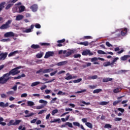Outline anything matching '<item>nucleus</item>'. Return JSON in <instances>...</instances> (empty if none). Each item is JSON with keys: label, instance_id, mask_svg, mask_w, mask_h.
<instances>
[{"label": "nucleus", "instance_id": "f3484780", "mask_svg": "<svg viewBox=\"0 0 130 130\" xmlns=\"http://www.w3.org/2000/svg\"><path fill=\"white\" fill-rule=\"evenodd\" d=\"M9 106V103H5L1 102H0V107H8Z\"/></svg>", "mask_w": 130, "mask_h": 130}, {"label": "nucleus", "instance_id": "4c0bfd02", "mask_svg": "<svg viewBox=\"0 0 130 130\" xmlns=\"http://www.w3.org/2000/svg\"><path fill=\"white\" fill-rule=\"evenodd\" d=\"M72 79H73V76L72 75H70L65 78V80H67L68 81H69V80H72Z\"/></svg>", "mask_w": 130, "mask_h": 130}, {"label": "nucleus", "instance_id": "2f4dec72", "mask_svg": "<svg viewBox=\"0 0 130 130\" xmlns=\"http://www.w3.org/2000/svg\"><path fill=\"white\" fill-rule=\"evenodd\" d=\"M21 122V120H15V122L13 123V125H18Z\"/></svg>", "mask_w": 130, "mask_h": 130}, {"label": "nucleus", "instance_id": "7ed1b4c3", "mask_svg": "<svg viewBox=\"0 0 130 130\" xmlns=\"http://www.w3.org/2000/svg\"><path fill=\"white\" fill-rule=\"evenodd\" d=\"M25 7L23 5L16 6L13 9L14 13H23L25 11Z\"/></svg>", "mask_w": 130, "mask_h": 130}, {"label": "nucleus", "instance_id": "cd10ccee", "mask_svg": "<svg viewBox=\"0 0 130 130\" xmlns=\"http://www.w3.org/2000/svg\"><path fill=\"white\" fill-rule=\"evenodd\" d=\"M42 56H43V52H41V53H38L36 55V57H37V58H41Z\"/></svg>", "mask_w": 130, "mask_h": 130}, {"label": "nucleus", "instance_id": "dca6fc26", "mask_svg": "<svg viewBox=\"0 0 130 130\" xmlns=\"http://www.w3.org/2000/svg\"><path fill=\"white\" fill-rule=\"evenodd\" d=\"M78 44H79L80 45H84V46H88L89 45V42L85 41V42H81L80 43H78Z\"/></svg>", "mask_w": 130, "mask_h": 130}, {"label": "nucleus", "instance_id": "6e6552de", "mask_svg": "<svg viewBox=\"0 0 130 130\" xmlns=\"http://www.w3.org/2000/svg\"><path fill=\"white\" fill-rule=\"evenodd\" d=\"M30 9L31 10L32 12L35 13L38 10V5H37V4H34L30 6Z\"/></svg>", "mask_w": 130, "mask_h": 130}, {"label": "nucleus", "instance_id": "58836bf2", "mask_svg": "<svg viewBox=\"0 0 130 130\" xmlns=\"http://www.w3.org/2000/svg\"><path fill=\"white\" fill-rule=\"evenodd\" d=\"M109 102H101L100 103V105H107V104H108Z\"/></svg>", "mask_w": 130, "mask_h": 130}, {"label": "nucleus", "instance_id": "79ce46f5", "mask_svg": "<svg viewBox=\"0 0 130 130\" xmlns=\"http://www.w3.org/2000/svg\"><path fill=\"white\" fill-rule=\"evenodd\" d=\"M66 125H68L69 127H73V124L70 122H67L66 123Z\"/></svg>", "mask_w": 130, "mask_h": 130}, {"label": "nucleus", "instance_id": "4d7b16f0", "mask_svg": "<svg viewBox=\"0 0 130 130\" xmlns=\"http://www.w3.org/2000/svg\"><path fill=\"white\" fill-rule=\"evenodd\" d=\"M32 115H34V113H30L29 114L26 115L24 117H30L31 116H32Z\"/></svg>", "mask_w": 130, "mask_h": 130}, {"label": "nucleus", "instance_id": "8fccbe9b", "mask_svg": "<svg viewBox=\"0 0 130 130\" xmlns=\"http://www.w3.org/2000/svg\"><path fill=\"white\" fill-rule=\"evenodd\" d=\"M127 72V70H121L119 71L120 74H125V73Z\"/></svg>", "mask_w": 130, "mask_h": 130}, {"label": "nucleus", "instance_id": "864d4df0", "mask_svg": "<svg viewBox=\"0 0 130 130\" xmlns=\"http://www.w3.org/2000/svg\"><path fill=\"white\" fill-rule=\"evenodd\" d=\"M117 110L118 111H120V112H121L122 113H123V112H124V109H122L121 108H119L117 109Z\"/></svg>", "mask_w": 130, "mask_h": 130}, {"label": "nucleus", "instance_id": "423d86ee", "mask_svg": "<svg viewBox=\"0 0 130 130\" xmlns=\"http://www.w3.org/2000/svg\"><path fill=\"white\" fill-rule=\"evenodd\" d=\"M54 55V52L53 51H48L46 53V54L44 56V58H48L50 56H53Z\"/></svg>", "mask_w": 130, "mask_h": 130}, {"label": "nucleus", "instance_id": "0eeeda50", "mask_svg": "<svg viewBox=\"0 0 130 130\" xmlns=\"http://www.w3.org/2000/svg\"><path fill=\"white\" fill-rule=\"evenodd\" d=\"M7 56H8V52L1 53H0V60H5V59L6 58H7Z\"/></svg>", "mask_w": 130, "mask_h": 130}, {"label": "nucleus", "instance_id": "49530a36", "mask_svg": "<svg viewBox=\"0 0 130 130\" xmlns=\"http://www.w3.org/2000/svg\"><path fill=\"white\" fill-rule=\"evenodd\" d=\"M57 112H58V110L57 109L53 110L52 112V115H54V114H55V113H57Z\"/></svg>", "mask_w": 130, "mask_h": 130}, {"label": "nucleus", "instance_id": "9b49d317", "mask_svg": "<svg viewBox=\"0 0 130 130\" xmlns=\"http://www.w3.org/2000/svg\"><path fill=\"white\" fill-rule=\"evenodd\" d=\"M19 53V51H14V52H11L9 54L8 56L9 57H11V56H14L16 55V54Z\"/></svg>", "mask_w": 130, "mask_h": 130}, {"label": "nucleus", "instance_id": "69168bd1", "mask_svg": "<svg viewBox=\"0 0 130 130\" xmlns=\"http://www.w3.org/2000/svg\"><path fill=\"white\" fill-rule=\"evenodd\" d=\"M56 73H57V70L55 71L54 72L51 73L50 76H54V75H55V74H56Z\"/></svg>", "mask_w": 130, "mask_h": 130}, {"label": "nucleus", "instance_id": "5fc2aeb1", "mask_svg": "<svg viewBox=\"0 0 130 130\" xmlns=\"http://www.w3.org/2000/svg\"><path fill=\"white\" fill-rule=\"evenodd\" d=\"M120 120H122V118L117 117L114 119L115 121H120Z\"/></svg>", "mask_w": 130, "mask_h": 130}, {"label": "nucleus", "instance_id": "4468645a", "mask_svg": "<svg viewBox=\"0 0 130 130\" xmlns=\"http://www.w3.org/2000/svg\"><path fill=\"white\" fill-rule=\"evenodd\" d=\"M67 63H68V61H63L57 63V66H58V67H60L61 66H64L65 64H67Z\"/></svg>", "mask_w": 130, "mask_h": 130}, {"label": "nucleus", "instance_id": "1a4fd4ad", "mask_svg": "<svg viewBox=\"0 0 130 130\" xmlns=\"http://www.w3.org/2000/svg\"><path fill=\"white\" fill-rule=\"evenodd\" d=\"M82 55H93L94 54L92 52H91V51L87 50L86 51H83L82 53Z\"/></svg>", "mask_w": 130, "mask_h": 130}, {"label": "nucleus", "instance_id": "b1692460", "mask_svg": "<svg viewBox=\"0 0 130 130\" xmlns=\"http://www.w3.org/2000/svg\"><path fill=\"white\" fill-rule=\"evenodd\" d=\"M104 67H108L109 66H112V64L110 62V61H107V62H105L103 63Z\"/></svg>", "mask_w": 130, "mask_h": 130}, {"label": "nucleus", "instance_id": "f704fd0d", "mask_svg": "<svg viewBox=\"0 0 130 130\" xmlns=\"http://www.w3.org/2000/svg\"><path fill=\"white\" fill-rule=\"evenodd\" d=\"M74 58H81V54H75L73 55Z\"/></svg>", "mask_w": 130, "mask_h": 130}, {"label": "nucleus", "instance_id": "c03bdc74", "mask_svg": "<svg viewBox=\"0 0 130 130\" xmlns=\"http://www.w3.org/2000/svg\"><path fill=\"white\" fill-rule=\"evenodd\" d=\"M57 43H63L64 42H66V39H63L62 40H58L57 41Z\"/></svg>", "mask_w": 130, "mask_h": 130}, {"label": "nucleus", "instance_id": "c85d7f7f", "mask_svg": "<svg viewBox=\"0 0 130 130\" xmlns=\"http://www.w3.org/2000/svg\"><path fill=\"white\" fill-rule=\"evenodd\" d=\"M105 128H112V125L110 124H106L104 126Z\"/></svg>", "mask_w": 130, "mask_h": 130}, {"label": "nucleus", "instance_id": "774afa93", "mask_svg": "<svg viewBox=\"0 0 130 130\" xmlns=\"http://www.w3.org/2000/svg\"><path fill=\"white\" fill-rule=\"evenodd\" d=\"M82 122H84V123H87V118H82Z\"/></svg>", "mask_w": 130, "mask_h": 130}, {"label": "nucleus", "instance_id": "473e14b6", "mask_svg": "<svg viewBox=\"0 0 130 130\" xmlns=\"http://www.w3.org/2000/svg\"><path fill=\"white\" fill-rule=\"evenodd\" d=\"M39 103H43L44 104V105H47L48 102L46 101H44L43 100H40L39 101Z\"/></svg>", "mask_w": 130, "mask_h": 130}, {"label": "nucleus", "instance_id": "2eb2a0df", "mask_svg": "<svg viewBox=\"0 0 130 130\" xmlns=\"http://www.w3.org/2000/svg\"><path fill=\"white\" fill-rule=\"evenodd\" d=\"M25 77H26V75H25V74H22V75H19L17 77H13V79L14 80H18L19 79H21V78H25Z\"/></svg>", "mask_w": 130, "mask_h": 130}, {"label": "nucleus", "instance_id": "72a5a7b5", "mask_svg": "<svg viewBox=\"0 0 130 130\" xmlns=\"http://www.w3.org/2000/svg\"><path fill=\"white\" fill-rule=\"evenodd\" d=\"M120 88H116L115 89L113 90V92L114 93H119L120 92Z\"/></svg>", "mask_w": 130, "mask_h": 130}, {"label": "nucleus", "instance_id": "7c9ffc66", "mask_svg": "<svg viewBox=\"0 0 130 130\" xmlns=\"http://www.w3.org/2000/svg\"><path fill=\"white\" fill-rule=\"evenodd\" d=\"M122 100L114 101V102L113 103V105L114 106H115V105H117V104H118V103L121 102V101H122Z\"/></svg>", "mask_w": 130, "mask_h": 130}, {"label": "nucleus", "instance_id": "603ef678", "mask_svg": "<svg viewBox=\"0 0 130 130\" xmlns=\"http://www.w3.org/2000/svg\"><path fill=\"white\" fill-rule=\"evenodd\" d=\"M44 107V106L41 105V106H37L36 108V109H42Z\"/></svg>", "mask_w": 130, "mask_h": 130}, {"label": "nucleus", "instance_id": "f03ea898", "mask_svg": "<svg viewBox=\"0 0 130 130\" xmlns=\"http://www.w3.org/2000/svg\"><path fill=\"white\" fill-rule=\"evenodd\" d=\"M52 71H53V69L52 68L48 69L41 68L36 72V74H38L39 75H43V74H47L48 73H50V72H52Z\"/></svg>", "mask_w": 130, "mask_h": 130}, {"label": "nucleus", "instance_id": "a18cd8bd", "mask_svg": "<svg viewBox=\"0 0 130 130\" xmlns=\"http://www.w3.org/2000/svg\"><path fill=\"white\" fill-rule=\"evenodd\" d=\"M66 94V92H63L61 91H59L57 93V95H65Z\"/></svg>", "mask_w": 130, "mask_h": 130}, {"label": "nucleus", "instance_id": "09e8293b", "mask_svg": "<svg viewBox=\"0 0 130 130\" xmlns=\"http://www.w3.org/2000/svg\"><path fill=\"white\" fill-rule=\"evenodd\" d=\"M90 89H96L97 88V85H89Z\"/></svg>", "mask_w": 130, "mask_h": 130}, {"label": "nucleus", "instance_id": "0e129e2a", "mask_svg": "<svg viewBox=\"0 0 130 130\" xmlns=\"http://www.w3.org/2000/svg\"><path fill=\"white\" fill-rule=\"evenodd\" d=\"M17 85H15L14 86H13L12 88V89L14 90V91H17Z\"/></svg>", "mask_w": 130, "mask_h": 130}, {"label": "nucleus", "instance_id": "f8f14e48", "mask_svg": "<svg viewBox=\"0 0 130 130\" xmlns=\"http://www.w3.org/2000/svg\"><path fill=\"white\" fill-rule=\"evenodd\" d=\"M130 55H125L120 57L121 60L125 61L127 60L128 58H129Z\"/></svg>", "mask_w": 130, "mask_h": 130}, {"label": "nucleus", "instance_id": "c756f323", "mask_svg": "<svg viewBox=\"0 0 130 130\" xmlns=\"http://www.w3.org/2000/svg\"><path fill=\"white\" fill-rule=\"evenodd\" d=\"M118 59H119V58H118V57L114 58L111 62V64H112V66H113V64H114V63L116 62V61H117V60H118Z\"/></svg>", "mask_w": 130, "mask_h": 130}, {"label": "nucleus", "instance_id": "4be33fe9", "mask_svg": "<svg viewBox=\"0 0 130 130\" xmlns=\"http://www.w3.org/2000/svg\"><path fill=\"white\" fill-rule=\"evenodd\" d=\"M100 92H102V89L99 88V89H97L93 90V94H98V93H100Z\"/></svg>", "mask_w": 130, "mask_h": 130}, {"label": "nucleus", "instance_id": "20e7f679", "mask_svg": "<svg viewBox=\"0 0 130 130\" xmlns=\"http://www.w3.org/2000/svg\"><path fill=\"white\" fill-rule=\"evenodd\" d=\"M11 23H12V20H8L6 22L5 24H4L0 26V29L2 30H6L7 29H9V28L10 27V24Z\"/></svg>", "mask_w": 130, "mask_h": 130}, {"label": "nucleus", "instance_id": "a211bd4d", "mask_svg": "<svg viewBox=\"0 0 130 130\" xmlns=\"http://www.w3.org/2000/svg\"><path fill=\"white\" fill-rule=\"evenodd\" d=\"M31 48H32L33 49H38L39 48H40V46L39 45H35V44H32L30 46Z\"/></svg>", "mask_w": 130, "mask_h": 130}, {"label": "nucleus", "instance_id": "e2e57ef3", "mask_svg": "<svg viewBox=\"0 0 130 130\" xmlns=\"http://www.w3.org/2000/svg\"><path fill=\"white\" fill-rule=\"evenodd\" d=\"M70 55H72V52H68L66 53V56L68 57V56H70Z\"/></svg>", "mask_w": 130, "mask_h": 130}, {"label": "nucleus", "instance_id": "6ab92c4d", "mask_svg": "<svg viewBox=\"0 0 130 130\" xmlns=\"http://www.w3.org/2000/svg\"><path fill=\"white\" fill-rule=\"evenodd\" d=\"M111 81H112V78H104L103 79V83H107V82H110Z\"/></svg>", "mask_w": 130, "mask_h": 130}, {"label": "nucleus", "instance_id": "ddd939ff", "mask_svg": "<svg viewBox=\"0 0 130 130\" xmlns=\"http://www.w3.org/2000/svg\"><path fill=\"white\" fill-rule=\"evenodd\" d=\"M39 84H41V85H43V83L40 82L39 81H36L35 82H33L31 84V87H35V86H37V85H39Z\"/></svg>", "mask_w": 130, "mask_h": 130}, {"label": "nucleus", "instance_id": "412c9836", "mask_svg": "<svg viewBox=\"0 0 130 130\" xmlns=\"http://www.w3.org/2000/svg\"><path fill=\"white\" fill-rule=\"evenodd\" d=\"M5 5H6V2H2L0 4V12H2L4 8H5Z\"/></svg>", "mask_w": 130, "mask_h": 130}, {"label": "nucleus", "instance_id": "e433bc0d", "mask_svg": "<svg viewBox=\"0 0 130 130\" xmlns=\"http://www.w3.org/2000/svg\"><path fill=\"white\" fill-rule=\"evenodd\" d=\"M98 60V58L94 57L91 58V62H94L95 61H97Z\"/></svg>", "mask_w": 130, "mask_h": 130}, {"label": "nucleus", "instance_id": "6e6d98bb", "mask_svg": "<svg viewBox=\"0 0 130 130\" xmlns=\"http://www.w3.org/2000/svg\"><path fill=\"white\" fill-rule=\"evenodd\" d=\"M35 27L37 29H40V28H41V25L40 24L37 23L35 25Z\"/></svg>", "mask_w": 130, "mask_h": 130}, {"label": "nucleus", "instance_id": "37998d69", "mask_svg": "<svg viewBox=\"0 0 130 130\" xmlns=\"http://www.w3.org/2000/svg\"><path fill=\"white\" fill-rule=\"evenodd\" d=\"M55 80V79H51L48 81L45 82V83H43V84H47L48 83H52V82L54 81Z\"/></svg>", "mask_w": 130, "mask_h": 130}, {"label": "nucleus", "instance_id": "5701e85b", "mask_svg": "<svg viewBox=\"0 0 130 130\" xmlns=\"http://www.w3.org/2000/svg\"><path fill=\"white\" fill-rule=\"evenodd\" d=\"M85 125H86V126H87L89 128H93V124L89 122H86L85 123Z\"/></svg>", "mask_w": 130, "mask_h": 130}, {"label": "nucleus", "instance_id": "aec40b11", "mask_svg": "<svg viewBox=\"0 0 130 130\" xmlns=\"http://www.w3.org/2000/svg\"><path fill=\"white\" fill-rule=\"evenodd\" d=\"M126 33H127V28H125L121 31V35H122V36H124Z\"/></svg>", "mask_w": 130, "mask_h": 130}, {"label": "nucleus", "instance_id": "052dcab7", "mask_svg": "<svg viewBox=\"0 0 130 130\" xmlns=\"http://www.w3.org/2000/svg\"><path fill=\"white\" fill-rule=\"evenodd\" d=\"M23 17H16V21H20L23 19Z\"/></svg>", "mask_w": 130, "mask_h": 130}, {"label": "nucleus", "instance_id": "9d476101", "mask_svg": "<svg viewBox=\"0 0 130 130\" xmlns=\"http://www.w3.org/2000/svg\"><path fill=\"white\" fill-rule=\"evenodd\" d=\"M14 36H15V34L13 31L6 32L4 34V37H14Z\"/></svg>", "mask_w": 130, "mask_h": 130}, {"label": "nucleus", "instance_id": "680f3d73", "mask_svg": "<svg viewBox=\"0 0 130 130\" xmlns=\"http://www.w3.org/2000/svg\"><path fill=\"white\" fill-rule=\"evenodd\" d=\"M84 39H92V37L90 36H87L84 37Z\"/></svg>", "mask_w": 130, "mask_h": 130}, {"label": "nucleus", "instance_id": "f257e3e1", "mask_svg": "<svg viewBox=\"0 0 130 130\" xmlns=\"http://www.w3.org/2000/svg\"><path fill=\"white\" fill-rule=\"evenodd\" d=\"M22 69V66H19L16 67L12 70H11L9 73H7L1 77H0V84H6L7 82H8L10 79H12V77H9L11 75L12 76H16V75H18V74H20L21 71H19V69Z\"/></svg>", "mask_w": 130, "mask_h": 130}, {"label": "nucleus", "instance_id": "3c124183", "mask_svg": "<svg viewBox=\"0 0 130 130\" xmlns=\"http://www.w3.org/2000/svg\"><path fill=\"white\" fill-rule=\"evenodd\" d=\"M73 124L75 126H80V123L78 122H74Z\"/></svg>", "mask_w": 130, "mask_h": 130}, {"label": "nucleus", "instance_id": "a19ab883", "mask_svg": "<svg viewBox=\"0 0 130 130\" xmlns=\"http://www.w3.org/2000/svg\"><path fill=\"white\" fill-rule=\"evenodd\" d=\"M98 53H99V54H106V53H105V52H104L101 50H98Z\"/></svg>", "mask_w": 130, "mask_h": 130}, {"label": "nucleus", "instance_id": "bf43d9fd", "mask_svg": "<svg viewBox=\"0 0 130 130\" xmlns=\"http://www.w3.org/2000/svg\"><path fill=\"white\" fill-rule=\"evenodd\" d=\"M47 88V86L46 85H43L41 88V90H45V89H46Z\"/></svg>", "mask_w": 130, "mask_h": 130}, {"label": "nucleus", "instance_id": "393cba45", "mask_svg": "<svg viewBox=\"0 0 130 130\" xmlns=\"http://www.w3.org/2000/svg\"><path fill=\"white\" fill-rule=\"evenodd\" d=\"M60 122V119H59V118L54 119L53 120H51V121H50V122L51 123H53L54 122Z\"/></svg>", "mask_w": 130, "mask_h": 130}, {"label": "nucleus", "instance_id": "a878e982", "mask_svg": "<svg viewBox=\"0 0 130 130\" xmlns=\"http://www.w3.org/2000/svg\"><path fill=\"white\" fill-rule=\"evenodd\" d=\"M41 46H50V43H40Z\"/></svg>", "mask_w": 130, "mask_h": 130}, {"label": "nucleus", "instance_id": "bb28decb", "mask_svg": "<svg viewBox=\"0 0 130 130\" xmlns=\"http://www.w3.org/2000/svg\"><path fill=\"white\" fill-rule=\"evenodd\" d=\"M34 105H35V104H34V102L32 101L27 102V106H34Z\"/></svg>", "mask_w": 130, "mask_h": 130}, {"label": "nucleus", "instance_id": "338daca9", "mask_svg": "<svg viewBox=\"0 0 130 130\" xmlns=\"http://www.w3.org/2000/svg\"><path fill=\"white\" fill-rule=\"evenodd\" d=\"M27 93H23L21 95V98L27 97Z\"/></svg>", "mask_w": 130, "mask_h": 130}, {"label": "nucleus", "instance_id": "ea45409f", "mask_svg": "<svg viewBox=\"0 0 130 130\" xmlns=\"http://www.w3.org/2000/svg\"><path fill=\"white\" fill-rule=\"evenodd\" d=\"M86 91H87V89H83L81 91H78L75 93H76V94H80L81 93H84V92H86Z\"/></svg>", "mask_w": 130, "mask_h": 130}, {"label": "nucleus", "instance_id": "39448f33", "mask_svg": "<svg viewBox=\"0 0 130 130\" xmlns=\"http://www.w3.org/2000/svg\"><path fill=\"white\" fill-rule=\"evenodd\" d=\"M18 0H10L9 1H8V3L9 4H8L5 8L6 10H9V9H10V8H11V7H13V6H14V4H15V3H17V2H18Z\"/></svg>", "mask_w": 130, "mask_h": 130}, {"label": "nucleus", "instance_id": "de8ad7c7", "mask_svg": "<svg viewBox=\"0 0 130 130\" xmlns=\"http://www.w3.org/2000/svg\"><path fill=\"white\" fill-rule=\"evenodd\" d=\"M56 100H57V98H54L51 100L50 103H55Z\"/></svg>", "mask_w": 130, "mask_h": 130}, {"label": "nucleus", "instance_id": "c9c22d12", "mask_svg": "<svg viewBox=\"0 0 130 130\" xmlns=\"http://www.w3.org/2000/svg\"><path fill=\"white\" fill-rule=\"evenodd\" d=\"M80 82H82V78H79L77 80H75L73 81V83H74L75 84L77 83H80Z\"/></svg>", "mask_w": 130, "mask_h": 130}, {"label": "nucleus", "instance_id": "13d9d810", "mask_svg": "<svg viewBox=\"0 0 130 130\" xmlns=\"http://www.w3.org/2000/svg\"><path fill=\"white\" fill-rule=\"evenodd\" d=\"M106 45H107V46L108 47H111V46H112V45H111L109 42H106Z\"/></svg>", "mask_w": 130, "mask_h": 130}]
</instances>
